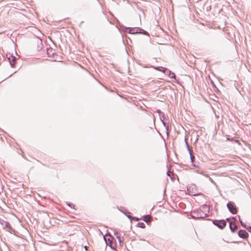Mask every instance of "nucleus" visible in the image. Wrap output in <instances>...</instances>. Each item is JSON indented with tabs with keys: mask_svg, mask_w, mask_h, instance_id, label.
Returning <instances> with one entry per match:
<instances>
[{
	"mask_svg": "<svg viewBox=\"0 0 251 251\" xmlns=\"http://www.w3.org/2000/svg\"><path fill=\"white\" fill-rule=\"evenodd\" d=\"M209 207L206 204L202 205L200 208L194 210L191 213V216L194 219H203L208 216Z\"/></svg>",
	"mask_w": 251,
	"mask_h": 251,
	"instance_id": "nucleus-1",
	"label": "nucleus"
},
{
	"mask_svg": "<svg viewBox=\"0 0 251 251\" xmlns=\"http://www.w3.org/2000/svg\"><path fill=\"white\" fill-rule=\"evenodd\" d=\"M187 190L190 195L192 196L198 195V190L195 184H191L188 185L187 187Z\"/></svg>",
	"mask_w": 251,
	"mask_h": 251,
	"instance_id": "nucleus-2",
	"label": "nucleus"
},
{
	"mask_svg": "<svg viewBox=\"0 0 251 251\" xmlns=\"http://www.w3.org/2000/svg\"><path fill=\"white\" fill-rule=\"evenodd\" d=\"M213 225L220 229H223L226 225V222L225 220H214L212 221Z\"/></svg>",
	"mask_w": 251,
	"mask_h": 251,
	"instance_id": "nucleus-3",
	"label": "nucleus"
},
{
	"mask_svg": "<svg viewBox=\"0 0 251 251\" xmlns=\"http://www.w3.org/2000/svg\"><path fill=\"white\" fill-rule=\"evenodd\" d=\"M227 207L228 210L233 214H235L237 212V208L233 202L228 201L227 203Z\"/></svg>",
	"mask_w": 251,
	"mask_h": 251,
	"instance_id": "nucleus-4",
	"label": "nucleus"
},
{
	"mask_svg": "<svg viewBox=\"0 0 251 251\" xmlns=\"http://www.w3.org/2000/svg\"><path fill=\"white\" fill-rule=\"evenodd\" d=\"M238 234V236L242 239H246L249 236L248 233L245 230L243 229L239 230Z\"/></svg>",
	"mask_w": 251,
	"mask_h": 251,
	"instance_id": "nucleus-5",
	"label": "nucleus"
},
{
	"mask_svg": "<svg viewBox=\"0 0 251 251\" xmlns=\"http://www.w3.org/2000/svg\"><path fill=\"white\" fill-rule=\"evenodd\" d=\"M229 228L231 232H234L238 229V226L234 221H230Z\"/></svg>",
	"mask_w": 251,
	"mask_h": 251,
	"instance_id": "nucleus-6",
	"label": "nucleus"
},
{
	"mask_svg": "<svg viewBox=\"0 0 251 251\" xmlns=\"http://www.w3.org/2000/svg\"><path fill=\"white\" fill-rule=\"evenodd\" d=\"M8 59L9 61V62L11 65L12 67H14L16 63V58L15 57L12 56L11 54L7 55Z\"/></svg>",
	"mask_w": 251,
	"mask_h": 251,
	"instance_id": "nucleus-7",
	"label": "nucleus"
},
{
	"mask_svg": "<svg viewBox=\"0 0 251 251\" xmlns=\"http://www.w3.org/2000/svg\"><path fill=\"white\" fill-rule=\"evenodd\" d=\"M167 175L170 177V179L173 182H174L176 178L177 179V181H179V178L176 175V174H167Z\"/></svg>",
	"mask_w": 251,
	"mask_h": 251,
	"instance_id": "nucleus-8",
	"label": "nucleus"
},
{
	"mask_svg": "<svg viewBox=\"0 0 251 251\" xmlns=\"http://www.w3.org/2000/svg\"><path fill=\"white\" fill-rule=\"evenodd\" d=\"M115 235L116 236L117 238L118 239L120 245L121 246L124 244V239L120 235H119L118 233H115Z\"/></svg>",
	"mask_w": 251,
	"mask_h": 251,
	"instance_id": "nucleus-9",
	"label": "nucleus"
},
{
	"mask_svg": "<svg viewBox=\"0 0 251 251\" xmlns=\"http://www.w3.org/2000/svg\"><path fill=\"white\" fill-rule=\"evenodd\" d=\"M1 224L2 225V226H4L7 227V228H8L9 229H12V227L11 226L10 224H9V222H7V221H2Z\"/></svg>",
	"mask_w": 251,
	"mask_h": 251,
	"instance_id": "nucleus-10",
	"label": "nucleus"
},
{
	"mask_svg": "<svg viewBox=\"0 0 251 251\" xmlns=\"http://www.w3.org/2000/svg\"><path fill=\"white\" fill-rule=\"evenodd\" d=\"M151 218V216H150L149 215H146L144 216L143 220L144 222L148 223L149 221H150Z\"/></svg>",
	"mask_w": 251,
	"mask_h": 251,
	"instance_id": "nucleus-11",
	"label": "nucleus"
},
{
	"mask_svg": "<svg viewBox=\"0 0 251 251\" xmlns=\"http://www.w3.org/2000/svg\"><path fill=\"white\" fill-rule=\"evenodd\" d=\"M139 30V29L137 28H130L129 32L131 33H138Z\"/></svg>",
	"mask_w": 251,
	"mask_h": 251,
	"instance_id": "nucleus-12",
	"label": "nucleus"
},
{
	"mask_svg": "<svg viewBox=\"0 0 251 251\" xmlns=\"http://www.w3.org/2000/svg\"><path fill=\"white\" fill-rule=\"evenodd\" d=\"M137 226L144 228L146 227V225L143 222H139L137 224Z\"/></svg>",
	"mask_w": 251,
	"mask_h": 251,
	"instance_id": "nucleus-13",
	"label": "nucleus"
},
{
	"mask_svg": "<svg viewBox=\"0 0 251 251\" xmlns=\"http://www.w3.org/2000/svg\"><path fill=\"white\" fill-rule=\"evenodd\" d=\"M157 70L159 71L165 72L166 71V68L162 67H158V68H155Z\"/></svg>",
	"mask_w": 251,
	"mask_h": 251,
	"instance_id": "nucleus-14",
	"label": "nucleus"
},
{
	"mask_svg": "<svg viewBox=\"0 0 251 251\" xmlns=\"http://www.w3.org/2000/svg\"><path fill=\"white\" fill-rule=\"evenodd\" d=\"M238 217L239 218V222L241 225V226L244 227L246 228L247 227V226L246 225L243 223V222L241 220L240 216H238Z\"/></svg>",
	"mask_w": 251,
	"mask_h": 251,
	"instance_id": "nucleus-15",
	"label": "nucleus"
},
{
	"mask_svg": "<svg viewBox=\"0 0 251 251\" xmlns=\"http://www.w3.org/2000/svg\"><path fill=\"white\" fill-rule=\"evenodd\" d=\"M125 215H126V214H130V212L126 210V209H125L124 210H120Z\"/></svg>",
	"mask_w": 251,
	"mask_h": 251,
	"instance_id": "nucleus-16",
	"label": "nucleus"
},
{
	"mask_svg": "<svg viewBox=\"0 0 251 251\" xmlns=\"http://www.w3.org/2000/svg\"><path fill=\"white\" fill-rule=\"evenodd\" d=\"M67 204L71 207H73V208H74V204L72 203H71L70 202H67Z\"/></svg>",
	"mask_w": 251,
	"mask_h": 251,
	"instance_id": "nucleus-17",
	"label": "nucleus"
},
{
	"mask_svg": "<svg viewBox=\"0 0 251 251\" xmlns=\"http://www.w3.org/2000/svg\"><path fill=\"white\" fill-rule=\"evenodd\" d=\"M140 220V218H137L136 217H132V220H134V221H139Z\"/></svg>",
	"mask_w": 251,
	"mask_h": 251,
	"instance_id": "nucleus-18",
	"label": "nucleus"
},
{
	"mask_svg": "<svg viewBox=\"0 0 251 251\" xmlns=\"http://www.w3.org/2000/svg\"><path fill=\"white\" fill-rule=\"evenodd\" d=\"M127 218L130 219V220H132V217L130 215V214H126V215Z\"/></svg>",
	"mask_w": 251,
	"mask_h": 251,
	"instance_id": "nucleus-19",
	"label": "nucleus"
},
{
	"mask_svg": "<svg viewBox=\"0 0 251 251\" xmlns=\"http://www.w3.org/2000/svg\"><path fill=\"white\" fill-rule=\"evenodd\" d=\"M246 229H248L249 232H251V226H247Z\"/></svg>",
	"mask_w": 251,
	"mask_h": 251,
	"instance_id": "nucleus-20",
	"label": "nucleus"
},
{
	"mask_svg": "<svg viewBox=\"0 0 251 251\" xmlns=\"http://www.w3.org/2000/svg\"><path fill=\"white\" fill-rule=\"evenodd\" d=\"M204 176L208 177V175H207V174H205Z\"/></svg>",
	"mask_w": 251,
	"mask_h": 251,
	"instance_id": "nucleus-21",
	"label": "nucleus"
},
{
	"mask_svg": "<svg viewBox=\"0 0 251 251\" xmlns=\"http://www.w3.org/2000/svg\"><path fill=\"white\" fill-rule=\"evenodd\" d=\"M229 218H227V219H226V220H227V221H229Z\"/></svg>",
	"mask_w": 251,
	"mask_h": 251,
	"instance_id": "nucleus-22",
	"label": "nucleus"
}]
</instances>
